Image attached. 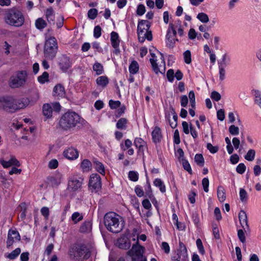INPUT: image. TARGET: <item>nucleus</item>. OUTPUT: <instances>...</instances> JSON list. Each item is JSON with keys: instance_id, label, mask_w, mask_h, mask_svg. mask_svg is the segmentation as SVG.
<instances>
[{"instance_id": "nucleus-1", "label": "nucleus", "mask_w": 261, "mask_h": 261, "mask_svg": "<svg viewBox=\"0 0 261 261\" xmlns=\"http://www.w3.org/2000/svg\"><path fill=\"white\" fill-rule=\"evenodd\" d=\"M29 103L27 98H15L11 96L0 97V109L9 112H14L24 109Z\"/></svg>"}, {"instance_id": "nucleus-2", "label": "nucleus", "mask_w": 261, "mask_h": 261, "mask_svg": "<svg viewBox=\"0 0 261 261\" xmlns=\"http://www.w3.org/2000/svg\"><path fill=\"white\" fill-rule=\"evenodd\" d=\"M24 16L22 12L16 8L8 9L4 15V20L6 24L16 28L23 25Z\"/></svg>"}, {"instance_id": "nucleus-3", "label": "nucleus", "mask_w": 261, "mask_h": 261, "mask_svg": "<svg viewBox=\"0 0 261 261\" xmlns=\"http://www.w3.org/2000/svg\"><path fill=\"white\" fill-rule=\"evenodd\" d=\"M104 224L107 229L113 233L120 232L123 227L120 217L114 212H109L105 215Z\"/></svg>"}, {"instance_id": "nucleus-4", "label": "nucleus", "mask_w": 261, "mask_h": 261, "mask_svg": "<svg viewBox=\"0 0 261 261\" xmlns=\"http://www.w3.org/2000/svg\"><path fill=\"white\" fill-rule=\"evenodd\" d=\"M68 255L72 259L83 261L88 259L91 254L86 245L76 244L69 248Z\"/></svg>"}, {"instance_id": "nucleus-5", "label": "nucleus", "mask_w": 261, "mask_h": 261, "mask_svg": "<svg viewBox=\"0 0 261 261\" xmlns=\"http://www.w3.org/2000/svg\"><path fill=\"white\" fill-rule=\"evenodd\" d=\"M80 117L75 112H68L65 113L61 118L59 124L64 129L73 128L80 122Z\"/></svg>"}, {"instance_id": "nucleus-6", "label": "nucleus", "mask_w": 261, "mask_h": 261, "mask_svg": "<svg viewBox=\"0 0 261 261\" xmlns=\"http://www.w3.org/2000/svg\"><path fill=\"white\" fill-rule=\"evenodd\" d=\"M58 46L57 40L55 37L48 38L45 43L44 53L46 58L53 59L56 55Z\"/></svg>"}, {"instance_id": "nucleus-7", "label": "nucleus", "mask_w": 261, "mask_h": 261, "mask_svg": "<svg viewBox=\"0 0 261 261\" xmlns=\"http://www.w3.org/2000/svg\"><path fill=\"white\" fill-rule=\"evenodd\" d=\"M27 73L25 71H20L12 76L9 81L10 86L12 88L22 86L26 82Z\"/></svg>"}, {"instance_id": "nucleus-8", "label": "nucleus", "mask_w": 261, "mask_h": 261, "mask_svg": "<svg viewBox=\"0 0 261 261\" xmlns=\"http://www.w3.org/2000/svg\"><path fill=\"white\" fill-rule=\"evenodd\" d=\"M161 57L160 61H158L157 57L153 53H151V58L150 59V62L154 72L158 74L159 73H163L165 71V62L163 55L160 53Z\"/></svg>"}, {"instance_id": "nucleus-9", "label": "nucleus", "mask_w": 261, "mask_h": 261, "mask_svg": "<svg viewBox=\"0 0 261 261\" xmlns=\"http://www.w3.org/2000/svg\"><path fill=\"white\" fill-rule=\"evenodd\" d=\"M134 238L132 239L134 241L137 240L136 244H134L132 246V249L127 252L128 255L132 257L133 260L136 259V257L140 258L142 257L143 253V247L138 244V237Z\"/></svg>"}, {"instance_id": "nucleus-10", "label": "nucleus", "mask_w": 261, "mask_h": 261, "mask_svg": "<svg viewBox=\"0 0 261 261\" xmlns=\"http://www.w3.org/2000/svg\"><path fill=\"white\" fill-rule=\"evenodd\" d=\"M188 255L187 250L184 244L180 242L179 249L177 250L176 253L172 257L173 261H187Z\"/></svg>"}, {"instance_id": "nucleus-11", "label": "nucleus", "mask_w": 261, "mask_h": 261, "mask_svg": "<svg viewBox=\"0 0 261 261\" xmlns=\"http://www.w3.org/2000/svg\"><path fill=\"white\" fill-rule=\"evenodd\" d=\"M176 35V31L175 30L174 25L172 23H170L166 35V44L168 47H173L175 42L178 41L175 38Z\"/></svg>"}, {"instance_id": "nucleus-12", "label": "nucleus", "mask_w": 261, "mask_h": 261, "mask_svg": "<svg viewBox=\"0 0 261 261\" xmlns=\"http://www.w3.org/2000/svg\"><path fill=\"white\" fill-rule=\"evenodd\" d=\"M20 240V236L17 230L14 229L9 230L7 241V246H12L14 242H18Z\"/></svg>"}, {"instance_id": "nucleus-13", "label": "nucleus", "mask_w": 261, "mask_h": 261, "mask_svg": "<svg viewBox=\"0 0 261 261\" xmlns=\"http://www.w3.org/2000/svg\"><path fill=\"white\" fill-rule=\"evenodd\" d=\"M89 187L95 190H98L101 188V178L97 174H93L90 176Z\"/></svg>"}, {"instance_id": "nucleus-14", "label": "nucleus", "mask_w": 261, "mask_h": 261, "mask_svg": "<svg viewBox=\"0 0 261 261\" xmlns=\"http://www.w3.org/2000/svg\"><path fill=\"white\" fill-rule=\"evenodd\" d=\"M239 219L240 224L245 232L249 231L250 228L248 223V218L246 212L241 210L239 214Z\"/></svg>"}, {"instance_id": "nucleus-15", "label": "nucleus", "mask_w": 261, "mask_h": 261, "mask_svg": "<svg viewBox=\"0 0 261 261\" xmlns=\"http://www.w3.org/2000/svg\"><path fill=\"white\" fill-rule=\"evenodd\" d=\"M63 155L68 160H74L79 157V152L76 149L70 147L64 151Z\"/></svg>"}, {"instance_id": "nucleus-16", "label": "nucleus", "mask_w": 261, "mask_h": 261, "mask_svg": "<svg viewBox=\"0 0 261 261\" xmlns=\"http://www.w3.org/2000/svg\"><path fill=\"white\" fill-rule=\"evenodd\" d=\"M0 163L4 168H8L12 166L16 167H19L20 166L19 162L14 156H12L8 161L2 159L0 160Z\"/></svg>"}, {"instance_id": "nucleus-17", "label": "nucleus", "mask_w": 261, "mask_h": 261, "mask_svg": "<svg viewBox=\"0 0 261 261\" xmlns=\"http://www.w3.org/2000/svg\"><path fill=\"white\" fill-rule=\"evenodd\" d=\"M111 41L112 46L115 48L114 53L117 54L119 52L120 40L117 33L112 32L111 33Z\"/></svg>"}, {"instance_id": "nucleus-18", "label": "nucleus", "mask_w": 261, "mask_h": 261, "mask_svg": "<svg viewBox=\"0 0 261 261\" xmlns=\"http://www.w3.org/2000/svg\"><path fill=\"white\" fill-rule=\"evenodd\" d=\"M82 184V181L76 178H71L68 181V189L70 191H76L81 188Z\"/></svg>"}, {"instance_id": "nucleus-19", "label": "nucleus", "mask_w": 261, "mask_h": 261, "mask_svg": "<svg viewBox=\"0 0 261 261\" xmlns=\"http://www.w3.org/2000/svg\"><path fill=\"white\" fill-rule=\"evenodd\" d=\"M117 244L119 248L123 249H129L131 246L130 241L125 236L120 238L118 240Z\"/></svg>"}, {"instance_id": "nucleus-20", "label": "nucleus", "mask_w": 261, "mask_h": 261, "mask_svg": "<svg viewBox=\"0 0 261 261\" xmlns=\"http://www.w3.org/2000/svg\"><path fill=\"white\" fill-rule=\"evenodd\" d=\"M53 96L58 98L63 97L65 95V90L64 87L60 84L56 85L53 89Z\"/></svg>"}, {"instance_id": "nucleus-21", "label": "nucleus", "mask_w": 261, "mask_h": 261, "mask_svg": "<svg viewBox=\"0 0 261 261\" xmlns=\"http://www.w3.org/2000/svg\"><path fill=\"white\" fill-rule=\"evenodd\" d=\"M150 26V23L148 21L142 20L138 23L137 32H139L140 31L141 32H146V33L151 32V31H149Z\"/></svg>"}, {"instance_id": "nucleus-22", "label": "nucleus", "mask_w": 261, "mask_h": 261, "mask_svg": "<svg viewBox=\"0 0 261 261\" xmlns=\"http://www.w3.org/2000/svg\"><path fill=\"white\" fill-rule=\"evenodd\" d=\"M109 83L108 77L105 75H102L98 77L96 80V83L97 86L105 88L107 87Z\"/></svg>"}, {"instance_id": "nucleus-23", "label": "nucleus", "mask_w": 261, "mask_h": 261, "mask_svg": "<svg viewBox=\"0 0 261 261\" xmlns=\"http://www.w3.org/2000/svg\"><path fill=\"white\" fill-rule=\"evenodd\" d=\"M229 58L226 54L223 55L222 58L218 61V68L225 69L229 65Z\"/></svg>"}, {"instance_id": "nucleus-24", "label": "nucleus", "mask_w": 261, "mask_h": 261, "mask_svg": "<svg viewBox=\"0 0 261 261\" xmlns=\"http://www.w3.org/2000/svg\"><path fill=\"white\" fill-rule=\"evenodd\" d=\"M138 33V40L139 42L142 43L145 39H147L148 41H151L152 39L151 32H141Z\"/></svg>"}, {"instance_id": "nucleus-25", "label": "nucleus", "mask_w": 261, "mask_h": 261, "mask_svg": "<svg viewBox=\"0 0 261 261\" xmlns=\"http://www.w3.org/2000/svg\"><path fill=\"white\" fill-rule=\"evenodd\" d=\"M152 138L154 143L159 142L162 138L161 131L159 127H155L152 132Z\"/></svg>"}, {"instance_id": "nucleus-26", "label": "nucleus", "mask_w": 261, "mask_h": 261, "mask_svg": "<svg viewBox=\"0 0 261 261\" xmlns=\"http://www.w3.org/2000/svg\"><path fill=\"white\" fill-rule=\"evenodd\" d=\"M217 197L220 202H223L226 199L225 189L222 186H219L218 187Z\"/></svg>"}, {"instance_id": "nucleus-27", "label": "nucleus", "mask_w": 261, "mask_h": 261, "mask_svg": "<svg viewBox=\"0 0 261 261\" xmlns=\"http://www.w3.org/2000/svg\"><path fill=\"white\" fill-rule=\"evenodd\" d=\"M93 70L97 75H101L104 72L103 65L97 62H96L93 65Z\"/></svg>"}, {"instance_id": "nucleus-28", "label": "nucleus", "mask_w": 261, "mask_h": 261, "mask_svg": "<svg viewBox=\"0 0 261 261\" xmlns=\"http://www.w3.org/2000/svg\"><path fill=\"white\" fill-rule=\"evenodd\" d=\"M81 168L83 172H89L92 168V164L89 160L85 159L81 164Z\"/></svg>"}, {"instance_id": "nucleus-29", "label": "nucleus", "mask_w": 261, "mask_h": 261, "mask_svg": "<svg viewBox=\"0 0 261 261\" xmlns=\"http://www.w3.org/2000/svg\"><path fill=\"white\" fill-rule=\"evenodd\" d=\"M92 229V223L90 221H85L82 223L80 228L81 232H88Z\"/></svg>"}, {"instance_id": "nucleus-30", "label": "nucleus", "mask_w": 261, "mask_h": 261, "mask_svg": "<svg viewBox=\"0 0 261 261\" xmlns=\"http://www.w3.org/2000/svg\"><path fill=\"white\" fill-rule=\"evenodd\" d=\"M43 114L46 118H50L52 116V108L49 104H44L42 109Z\"/></svg>"}, {"instance_id": "nucleus-31", "label": "nucleus", "mask_w": 261, "mask_h": 261, "mask_svg": "<svg viewBox=\"0 0 261 261\" xmlns=\"http://www.w3.org/2000/svg\"><path fill=\"white\" fill-rule=\"evenodd\" d=\"M60 65L62 69L65 71L71 66V63L68 58L63 57Z\"/></svg>"}, {"instance_id": "nucleus-32", "label": "nucleus", "mask_w": 261, "mask_h": 261, "mask_svg": "<svg viewBox=\"0 0 261 261\" xmlns=\"http://www.w3.org/2000/svg\"><path fill=\"white\" fill-rule=\"evenodd\" d=\"M139 64L136 61H132L129 66V71L132 74L137 73L139 71Z\"/></svg>"}, {"instance_id": "nucleus-33", "label": "nucleus", "mask_w": 261, "mask_h": 261, "mask_svg": "<svg viewBox=\"0 0 261 261\" xmlns=\"http://www.w3.org/2000/svg\"><path fill=\"white\" fill-rule=\"evenodd\" d=\"M47 25L46 21L42 18H38L35 21V27L38 30H41Z\"/></svg>"}, {"instance_id": "nucleus-34", "label": "nucleus", "mask_w": 261, "mask_h": 261, "mask_svg": "<svg viewBox=\"0 0 261 261\" xmlns=\"http://www.w3.org/2000/svg\"><path fill=\"white\" fill-rule=\"evenodd\" d=\"M37 79L40 84H44L45 83L49 82V74L47 72L45 71L42 75L39 76Z\"/></svg>"}, {"instance_id": "nucleus-35", "label": "nucleus", "mask_w": 261, "mask_h": 261, "mask_svg": "<svg viewBox=\"0 0 261 261\" xmlns=\"http://www.w3.org/2000/svg\"><path fill=\"white\" fill-rule=\"evenodd\" d=\"M127 122V120L126 119L124 118H121L118 120L116 124V127L118 129H125L126 128Z\"/></svg>"}, {"instance_id": "nucleus-36", "label": "nucleus", "mask_w": 261, "mask_h": 261, "mask_svg": "<svg viewBox=\"0 0 261 261\" xmlns=\"http://www.w3.org/2000/svg\"><path fill=\"white\" fill-rule=\"evenodd\" d=\"M20 208V213L19 215V218L21 219V220L24 219L26 217V206L24 203H21L18 207Z\"/></svg>"}, {"instance_id": "nucleus-37", "label": "nucleus", "mask_w": 261, "mask_h": 261, "mask_svg": "<svg viewBox=\"0 0 261 261\" xmlns=\"http://www.w3.org/2000/svg\"><path fill=\"white\" fill-rule=\"evenodd\" d=\"M71 218L73 223L76 224L83 220V216L79 212H74L72 214Z\"/></svg>"}, {"instance_id": "nucleus-38", "label": "nucleus", "mask_w": 261, "mask_h": 261, "mask_svg": "<svg viewBox=\"0 0 261 261\" xmlns=\"http://www.w3.org/2000/svg\"><path fill=\"white\" fill-rule=\"evenodd\" d=\"M154 185L157 187H159L161 192L164 193L166 191V188L163 182L159 178H156L154 182Z\"/></svg>"}, {"instance_id": "nucleus-39", "label": "nucleus", "mask_w": 261, "mask_h": 261, "mask_svg": "<svg viewBox=\"0 0 261 261\" xmlns=\"http://www.w3.org/2000/svg\"><path fill=\"white\" fill-rule=\"evenodd\" d=\"M94 164L96 170L100 174L104 175L105 174V170L103 165L98 161L94 162Z\"/></svg>"}, {"instance_id": "nucleus-40", "label": "nucleus", "mask_w": 261, "mask_h": 261, "mask_svg": "<svg viewBox=\"0 0 261 261\" xmlns=\"http://www.w3.org/2000/svg\"><path fill=\"white\" fill-rule=\"evenodd\" d=\"M197 18L202 23H207L209 21V18L208 15L203 12L199 13L197 16Z\"/></svg>"}, {"instance_id": "nucleus-41", "label": "nucleus", "mask_w": 261, "mask_h": 261, "mask_svg": "<svg viewBox=\"0 0 261 261\" xmlns=\"http://www.w3.org/2000/svg\"><path fill=\"white\" fill-rule=\"evenodd\" d=\"M21 250L19 248H16L14 250L10 253L7 257L10 259L16 258L20 253Z\"/></svg>"}, {"instance_id": "nucleus-42", "label": "nucleus", "mask_w": 261, "mask_h": 261, "mask_svg": "<svg viewBox=\"0 0 261 261\" xmlns=\"http://www.w3.org/2000/svg\"><path fill=\"white\" fill-rule=\"evenodd\" d=\"M194 160L197 164L199 166L202 167L204 165V160L201 154H196Z\"/></svg>"}, {"instance_id": "nucleus-43", "label": "nucleus", "mask_w": 261, "mask_h": 261, "mask_svg": "<svg viewBox=\"0 0 261 261\" xmlns=\"http://www.w3.org/2000/svg\"><path fill=\"white\" fill-rule=\"evenodd\" d=\"M46 17L49 22L51 21H54V12L52 8L47 9L45 12Z\"/></svg>"}, {"instance_id": "nucleus-44", "label": "nucleus", "mask_w": 261, "mask_h": 261, "mask_svg": "<svg viewBox=\"0 0 261 261\" xmlns=\"http://www.w3.org/2000/svg\"><path fill=\"white\" fill-rule=\"evenodd\" d=\"M255 155V150L253 149H249L245 156V159L248 161H252L254 159Z\"/></svg>"}, {"instance_id": "nucleus-45", "label": "nucleus", "mask_w": 261, "mask_h": 261, "mask_svg": "<svg viewBox=\"0 0 261 261\" xmlns=\"http://www.w3.org/2000/svg\"><path fill=\"white\" fill-rule=\"evenodd\" d=\"M239 195L240 200L242 202H245L247 201L248 199V194L247 192L244 189L241 188L240 189Z\"/></svg>"}, {"instance_id": "nucleus-46", "label": "nucleus", "mask_w": 261, "mask_h": 261, "mask_svg": "<svg viewBox=\"0 0 261 261\" xmlns=\"http://www.w3.org/2000/svg\"><path fill=\"white\" fill-rule=\"evenodd\" d=\"M229 133L233 136H237L239 134L240 130L238 126L234 125H231L228 128Z\"/></svg>"}, {"instance_id": "nucleus-47", "label": "nucleus", "mask_w": 261, "mask_h": 261, "mask_svg": "<svg viewBox=\"0 0 261 261\" xmlns=\"http://www.w3.org/2000/svg\"><path fill=\"white\" fill-rule=\"evenodd\" d=\"M255 102L261 108V93L258 90L254 91Z\"/></svg>"}, {"instance_id": "nucleus-48", "label": "nucleus", "mask_w": 261, "mask_h": 261, "mask_svg": "<svg viewBox=\"0 0 261 261\" xmlns=\"http://www.w3.org/2000/svg\"><path fill=\"white\" fill-rule=\"evenodd\" d=\"M196 246L199 250V252L202 255L205 253V250L202 243L201 240L200 239H198L196 240Z\"/></svg>"}, {"instance_id": "nucleus-49", "label": "nucleus", "mask_w": 261, "mask_h": 261, "mask_svg": "<svg viewBox=\"0 0 261 261\" xmlns=\"http://www.w3.org/2000/svg\"><path fill=\"white\" fill-rule=\"evenodd\" d=\"M184 57L186 63L189 64L191 63V54L190 50H187L184 52Z\"/></svg>"}, {"instance_id": "nucleus-50", "label": "nucleus", "mask_w": 261, "mask_h": 261, "mask_svg": "<svg viewBox=\"0 0 261 261\" xmlns=\"http://www.w3.org/2000/svg\"><path fill=\"white\" fill-rule=\"evenodd\" d=\"M225 141L226 143L227 144L226 149L227 152L229 154H230L232 153L233 151V148L231 145L230 140L228 137H226L225 139Z\"/></svg>"}, {"instance_id": "nucleus-51", "label": "nucleus", "mask_w": 261, "mask_h": 261, "mask_svg": "<svg viewBox=\"0 0 261 261\" xmlns=\"http://www.w3.org/2000/svg\"><path fill=\"white\" fill-rule=\"evenodd\" d=\"M144 144V141L140 138H136L134 141V145L137 148H139L141 149V147H143Z\"/></svg>"}, {"instance_id": "nucleus-52", "label": "nucleus", "mask_w": 261, "mask_h": 261, "mask_svg": "<svg viewBox=\"0 0 261 261\" xmlns=\"http://www.w3.org/2000/svg\"><path fill=\"white\" fill-rule=\"evenodd\" d=\"M182 166L185 170L187 171L189 173H192V169L188 161L186 160H182Z\"/></svg>"}, {"instance_id": "nucleus-53", "label": "nucleus", "mask_w": 261, "mask_h": 261, "mask_svg": "<svg viewBox=\"0 0 261 261\" xmlns=\"http://www.w3.org/2000/svg\"><path fill=\"white\" fill-rule=\"evenodd\" d=\"M128 177L130 180L136 181L138 180V174L137 172L130 171L128 173Z\"/></svg>"}, {"instance_id": "nucleus-54", "label": "nucleus", "mask_w": 261, "mask_h": 261, "mask_svg": "<svg viewBox=\"0 0 261 261\" xmlns=\"http://www.w3.org/2000/svg\"><path fill=\"white\" fill-rule=\"evenodd\" d=\"M101 35V29L99 25L95 27L93 31V36L95 38H98Z\"/></svg>"}, {"instance_id": "nucleus-55", "label": "nucleus", "mask_w": 261, "mask_h": 261, "mask_svg": "<svg viewBox=\"0 0 261 261\" xmlns=\"http://www.w3.org/2000/svg\"><path fill=\"white\" fill-rule=\"evenodd\" d=\"M246 168V166L244 163H240L237 166L236 168V171L238 173L242 174L245 172Z\"/></svg>"}, {"instance_id": "nucleus-56", "label": "nucleus", "mask_w": 261, "mask_h": 261, "mask_svg": "<svg viewBox=\"0 0 261 261\" xmlns=\"http://www.w3.org/2000/svg\"><path fill=\"white\" fill-rule=\"evenodd\" d=\"M244 231H245L244 229H239L238 231V236L242 243H244L246 241V237Z\"/></svg>"}, {"instance_id": "nucleus-57", "label": "nucleus", "mask_w": 261, "mask_h": 261, "mask_svg": "<svg viewBox=\"0 0 261 261\" xmlns=\"http://www.w3.org/2000/svg\"><path fill=\"white\" fill-rule=\"evenodd\" d=\"M120 102L118 100L114 101L113 100H110L109 102V105L110 108L112 109H115L120 106Z\"/></svg>"}, {"instance_id": "nucleus-58", "label": "nucleus", "mask_w": 261, "mask_h": 261, "mask_svg": "<svg viewBox=\"0 0 261 261\" xmlns=\"http://www.w3.org/2000/svg\"><path fill=\"white\" fill-rule=\"evenodd\" d=\"M207 149L212 153H215L218 151V147L214 146L211 143H207L206 145Z\"/></svg>"}, {"instance_id": "nucleus-59", "label": "nucleus", "mask_w": 261, "mask_h": 261, "mask_svg": "<svg viewBox=\"0 0 261 261\" xmlns=\"http://www.w3.org/2000/svg\"><path fill=\"white\" fill-rule=\"evenodd\" d=\"M88 17L92 19L96 18L97 15V11L95 9H91L88 13Z\"/></svg>"}, {"instance_id": "nucleus-60", "label": "nucleus", "mask_w": 261, "mask_h": 261, "mask_svg": "<svg viewBox=\"0 0 261 261\" xmlns=\"http://www.w3.org/2000/svg\"><path fill=\"white\" fill-rule=\"evenodd\" d=\"M211 97L213 100L218 101L221 99V96L219 93L217 91H214L212 92Z\"/></svg>"}, {"instance_id": "nucleus-61", "label": "nucleus", "mask_w": 261, "mask_h": 261, "mask_svg": "<svg viewBox=\"0 0 261 261\" xmlns=\"http://www.w3.org/2000/svg\"><path fill=\"white\" fill-rule=\"evenodd\" d=\"M202 184L203 190L205 192L208 191L209 180L206 177L204 178L202 180Z\"/></svg>"}, {"instance_id": "nucleus-62", "label": "nucleus", "mask_w": 261, "mask_h": 261, "mask_svg": "<svg viewBox=\"0 0 261 261\" xmlns=\"http://www.w3.org/2000/svg\"><path fill=\"white\" fill-rule=\"evenodd\" d=\"M145 12V6L142 5L140 4L138 6L137 9V14L141 16L143 15Z\"/></svg>"}, {"instance_id": "nucleus-63", "label": "nucleus", "mask_w": 261, "mask_h": 261, "mask_svg": "<svg viewBox=\"0 0 261 261\" xmlns=\"http://www.w3.org/2000/svg\"><path fill=\"white\" fill-rule=\"evenodd\" d=\"M167 77L168 81L170 82H172L174 80V72L173 69H169L167 72Z\"/></svg>"}, {"instance_id": "nucleus-64", "label": "nucleus", "mask_w": 261, "mask_h": 261, "mask_svg": "<svg viewBox=\"0 0 261 261\" xmlns=\"http://www.w3.org/2000/svg\"><path fill=\"white\" fill-rule=\"evenodd\" d=\"M40 212L41 214L46 218L48 219L49 214V208L47 207L44 206L41 208L40 210Z\"/></svg>"}]
</instances>
